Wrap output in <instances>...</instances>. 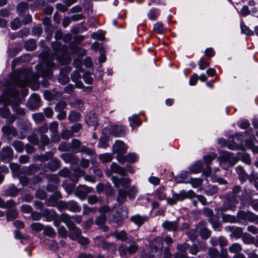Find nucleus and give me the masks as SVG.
<instances>
[{
  "label": "nucleus",
  "instance_id": "obj_60",
  "mask_svg": "<svg viewBox=\"0 0 258 258\" xmlns=\"http://www.w3.org/2000/svg\"><path fill=\"white\" fill-rule=\"evenodd\" d=\"M216 157V154L214 153H211L210 154L204 157V161L205 163L209 166L212 161Z\"/></svg>",
  "mask_w": 258,
  "mask_h": 258
},
{
  "label": "nucleus",
  "instance_id": "obj_3",
  "mask_svg": "<svg viewBox=\"0 0 258 258\" xmlns=\"http://www.w3.org/2000/svg\"><path fill=\"white\" fill-rule=\"evenodd\" d=\"M220 165L223 168L226 169L229 165H234L238 161L237 156L227 151L222 152L218 158Z\"/></svg>",
  "mask_w": 258,
  "mask_h": 258
},
{
  "label": "nucleus",
  "instance_id": "obj_39",
  "mask_svg": "<svg viewBox=\"0 0 258 258\" xmlns=\"http://www.w3.org/2000/svg\"><path fill=\"white\" fill-rule=\"evenodd\" d=\"M159 14L160 13L158 9H152L148 12L147 16L149 20H155Z\"/></svg>",
  "mask_w": 258,
  "mask_h": 258
},
{
  "label": "nucleus",
  "instance_id": "obj_9",
  "mask_svg": "<svg viewBox=\"0 0 258 258\" xmlns=\"http://www.w3.org/2000/svg\"><path fill=\"white\" fill-rule=\"evenodd\" d=\"M111 180L115 186L118 188L120 186H121L126 189L131 184V180L128 178L122 177L119 178L117 176H113L111 177Z\"/></svg>",
  "mask_w": 258,
  "mask_h": 258
},
{
  "label": "nucleus",
  "instance_id": "obj_54",
  "mask_svg": "<svg viewBox=\"0 0 258 258\" xmlns=\"http://www.w3.org/2000/svg\"><path fill=\"white\" fill-rule=\"evenodd\" d=\"M248 215H247V220L250 222H254L255 223H258V216L250 212V211H248Z\"/></svg>",
  "mask_w": 258,
  "mask_h": 258
},
{
  "label": "nucleus",
  "instance_id": "obj_63",
  "mask_svg": "<svg viewBox=\"0 0 258 258\" xmlns=\"http://www.w3.org/2000/svg\"><path fill=\"white\" fill-rule=\"evenodd\" d=\"M2 131L4 133L10 135L11 134L15 135L16 133V130L13 127L9 126H5L2 128Z\"/></svg>",
  "mask_w": 258,
  "mask_h": 258
},
{
  "label": "nucleus",
  "instance_id": "obj_38",
  "mask_svg": "<svg viewBox=\"0 0 258 258\" xmlns=\"http://www.w3.org/2000/svg\"><path fill=\"white\" fill-rule=\"evenodd\" d=\"M15 204V202L12 200L5 202L3 200L0 198V208L9 209L13 207Z\"/></svg>",
  "mask_w": 258,
  "mask_h": 258
},
{
  "label": "nucleus",
  "instance_id": "obj_47",
  "mask_svg": "<svg viewBox=\"0 0 258 258\" xmlns=\"http://www.w3.org/2000/svg\"><path fill=\"white\" fill-rule=\"evenodd\" d=\"M203 180L201 178H191L189 181L185 182V183H189L191 186L194 187H198L202 183Z\"/></svg>",
  "mask_w": 258,
  "mask_h": 258
},
{
  "label": "nucleus",
  "instance_id": "obj_51",
  "mask_svg": "<svg viewBox=\"0 0 258 258\" xmlns=\"http://www.w3.org/2000/svg\"><path fill=\"white\" fill-rule=\"evenodd\" d=\"M248 211H240L237 214V219L238 220L239 222L241 221L247 220V215H248Z\"/></svg>",
  "mask_w": 258,
  "mask_h": 258
},
{
  "label": "nucleus",
  "instance_id": "obj_44",
  "mask_svg": "<svg viewBox=\"0 0 258 258\" xmlns=\"http://www.w3.org/2000/svg\"><path fill=\"white\" fill-rule=\"evenodd\" d=\"M241 250V245L237 243H234L229 247V250L231 253H238Z\"/></svg>",
  "mask_w": 258,
  "mask_h": 258
},
{
  "label": "nucleus",
  "instance_id": "obj_48",
  "mask_svg": "<svg viewBox=\"0 0 258 258\" xmlns=\"http://www.w3.org/2000/svg\"><path fill=\"white\" fill-rule=\"evenodd\" d=\"M49 142V139L45 135H41V145L39 146V148L41 150H44V146L48 144Z\"/></svg>",
  "mask_w": 258,
  "mask_h": 258
},
{
  "label": "nucleus",
  "instance_id": "obj_19",
  "mask_svg": "<svg viewBox=\"0 0 258 258\" xmlns=\"http://www.w3.org/2000/svg\"><path fill=\"white\" fill-rule=\"evenodd\" d=\"M148 219L147 216H141L140 214H136L130 218V220L138 226L142 225Z\"/></svg>",
  "mask_w": 258,
  "mask_h": 258
},
{
  "label": "nucleus",
  "instance_id": "obj_16",
  "mask_svg": "<svg viewBox=\"0 0 258 258\" xmlns=\"http://www.w3.org/2000/svg\"><path fill=\"white\" fill-rule=\"evenodd\" d=\"M42 217H45L47 221L56 220L57 215L55 211L52 209H44L42 211Z\"/></svg>",
  "mask_w": 258,
  "mask_h": 258
},
{
  "label": "nucleus",
  "instance_id": "obj_62",
  "mask_svg": "<svg viewBox=\"0 0 258 258\" xmlns=\"http://www.w3.org/2000/svg\"><path fill=\"white\" fill-rule=\"evenodd\" d=\"M43 233L49 237H53L55 235V232L54 229L50 227H46L43 230Z\"/></svg>",
  "mask_w": 258,
  "mask_h": 258
},
{
  "label": "nucleus",
  "instance_id": "obj_14",
  "mask_svg": "<svg viewBox=\"0 0 258 258\" xmlns=\"http://www.w3.org/2000/svg\"><path fill=\"white\" fill-rule=\"evenodd\" d=\"M127 149V147L121 141H117L113 147V152L119 155L124 154L126 151Z\"/></svg>",
  "mask_w": 258,
  "mask_h": 258
},
{
  "label": "nucleus",
  "instance_id": "obj_11",
  "mask_svg": "<svg viewBox=\"0 0 258 258\" xmlns=\"http://www.w3.org/2000/svg\"><path fill=\"white\" fill-rule=\"evenodd\" d=\"M52 46L53 49L56 52L57 54L56 59L58 61L60 62L62 64H67L70 62L71 60L69 58H64V56H58V53L60 52V43L59 42H55L52 43Z\"/></svg>",
  "mask_w": 258,
  "mask_h": 258
},
{
  "label": "nucleus",
  "instance_id": "obj_35",
  "mask_svg": "<svg viewBox=\"0 0 258 258\" xmlns=\"http://www.w3.org/2000/svg\"><path fill=\"white\" fill-rule=\"evenodd\" d=\"M81 235V230L80 228L77 227L76 228L70 230V232L69 234V237L75 240L80 237Z\"/></svg>",
  "mask_w": 258,
  "mask_h": 258
},
{
  "label": "nucleus",
  "instance_id": "obj_29",
  "mask_svg": "<svg viewBox=\"0 0 258 258\" xmlns=\"http://www.w3.org/2000/svg\"><path fill=\"white\" fill-rule=\"evenodd\" d=\"M237 158L238 160L240 159L242 162L249 164L251 162V159L249 155L245 152L238 153L237 154Z\"/></svg>",
  "mask_w": 258,
  "mask_h": 258
},
{
  "label": "nucleus",
  "instance_id": "obj_2",
  "mask_svg": "<svg viewBox=\"0 0 258 258\" xmlns=\"http://www.w3.org/2000/svg\"><path fill=\"white\" fill-rule=\"evenodd\" d=\"M138 190L136 186H133L128 190L118 188L116 201L119 204H122L126 201V197L130 199H134L137 196Z\"/></svg>",
  "mask_w": 258,
  "mask_h": 258
},
{
  "label": "nucleus",
  "instance_id": "obj_61",
  "mask_svg": "<svg viewBox=\"0 0 258 258\" xmlns=\"http://www.w3.org/2000/svg\"><path fill=\"white\" fill-rule=\"evenodd\" d=\"M173 196L176 202L182 201L185 199L184 191L183 190L180 191L179 193H173Z\"/></svg>",
  "mask_w": 258,
  "mask_h": 258
},
{
  "label": "nucleus",
  "instance_id": "obj_37",
  "mask_svg": "<svg viewBox=\"0 0 258 258\" xmlns=\"http://www.w3.org/2000/svg\"><path fill=\"white\" fill-rule=\"evenodd\" d=\"M130 125L132 127L139 126L141 124L142 121L137 115H133L129 118Z\"/></svg>",
  "mask_w": 258,
  "mask_h": 258
},
{
  "label": "nucleus",
  "instance_id": "obj_57",
  "mask_svg": "<svg viewBox=\"0 0 258 258\" xmlns=\"http://www.w3.org/2000/svg\"><path fill=\"white\" fill-rule=\"evenodd\" d=\"M242 240L246 244L253 243L254 238L248 234H245L242 237Z\"/></svg>",
  "mask_w": 258,
  "mask_h": 258
},
{
  "label": "nucleus",
  "instance_id": "obj_12",
  "mask_svg": "<svg viewBox=\"0 0 258 258\" xmlns=\"http://www.w3.org/2000/svg\"><path fill=\"white\" fill-rule=\"evenodd\" d=\"M40 98L37 94H33L27 102L28 106L31 109H35L40 106Z\"/></svg>",
  "mask_w": 258,
  "mask_h": 258
},
{
  "label": "nucleus",
  "instance_id": "obj_53",
  "mask_svg": "<svg viewBox=\"0 0 258 258\" xmlns=\"http://www.w3.org/2000/svg\"><path fill=\"white\" fill-rule=\"evenodd\" d=\"M18 216L17 212L14 209L9 210L7 214V218L8 220H13L16 218Z\"/></svg>",
  "mask_w": 258,
  "mask_h": 258
},
{
  "label": "nucleus",
  "instance_id": "obj_10",
  "mask_svg": "<svg viewBox=\"0 0 258 258\" xmlns=\"http://www.w3.org/2000/svg\"><path fill=\"white\" fill-rule=\"evenodd\" d=\"M110 170H107L105 172L106 174L108 176H110L111 173H116L119 175L124 176L126 175V170L123 167L119 166L116 163H112L110 165Z\"/></svg>",
  "mask_w": 258,
  "mask_h": 258
},
{
  "label": "nucleus",
  "instance_id": "obj_18",
  "mask_svg": "<svg viewBox=\"0 0 258 258\" xmlns=\"http://www.w3.org/2000/svg\"><path fill=\"white\" fill-rule=\"evenodd\" d=\"M86 123L90 126H94V130H96L98 124L97 117L93 111L88 113L85 118Z\"/></svg>",
  "mask_w": 258,
  "mask_h": 258
},
{
  "label": "nucleus",
  "instance_id": "obj_13",
  "mask_svg": "<svg viewBox=\"0 0 258 258\" xmlns=\"http://www.w3.org/2000/svg\"><path fill=\"white\" fill-rule=\"evenodd\" d=\"M70 71L71 68L70 67H66L60 71V74L58 78V82L60 84L65 85L69 82L70 78L68 74Z\"/></svg>",
  "mask_w": 258,
  "mask_h": 258
},
{
  "label": "nucleus",
  "instance_id": "obj_26",
  "mask_svg": "<svg viewBox=\"0 0 258 258\" xmlns=\"http://www.w3.org/2000/svg\"><path fill=\"white\" fill-rule=\"evenodd\" d=\"M1 155L2 158L10 159L13 157V149L9 147H6L2 149L1 151Z\"/></svg>",
  "mask_w": 258,
  "mask_h": 258
},
{
  "label": "nucleus",
  "instance_id": "obj_42",
  "mask_svg": "<svg viewBox=\"0 0 258 258\" xmlns=\"http://www.w3.org/2000/svg\"><path fill=\"white\" fill-rule=\"evenodd\" d=\"M117 239L120 240L121 241H125L127 238L126 233L122 230L119 232H115L113 235Z\"/></svg>",
  "mask_w": 258,
  "mask_h": 258
},
{
  "label": "nucleus",
  "instance_id": "obj_46",
  "mask_svg": "<svg viewBox=\"0 0 258 258\" xmlns=\"http://www.w3.org/2000/svg\"><path fill=\"white\" fill-rule=\"evenodd\" d=\"M60 157L66 163L73 162L75 158L73 155L69 153H63L61 155Z\"/></svg>",
  "mask_w": 258,
  "mask_h": 258
},
{
  "label": "nucleus",
  "instance_id": "obj_4",
  "mask_svg": "<svg viewBox=\"0 0 258 258\" xmlns=\"http://www.w3.org/2000/svg\"><path fill=\"white\" fill-rule=\"evenodd\" d=\"M71 149L74 153L83 152L90 156L93 155L94 154V151L91 149L82 145L81 141L76 139L72 140Z\"/></svg>",
  "mask_w": 258,
  "mask_h": 258
},
{
  "label": "nucleus",
  "instance_id": "obj_24",
  "mask_svg": "<svg viewBox=\"0 0 258 258\" xmlns=\"http://www.w3.org/2000/svg\"><path fill=\"white\" fill-rule=\"evenodd\" d=\"M125 132V127L123 126L114 125L112 127L111 134L116 137L124 136Z\"/></svg>",
  "mask_w": 258,
  "mask_h": 258
},
{
  "label": "nucleus",
  "instance_id": "obj_27",
  "mask_svg": "<svg viewBox=\"0 0 258 258\" xmlns=\"http://www.w3.org/2000/svg\"><path fill=\"white\" fill-rule=\"evenodd\" d=\"M67 209L73 212H79L81 210V207L78 204L77 202L70 201L68 202Z\"/></svg>",
  "mask_w": 258,
  "mask_h": 258
},
{
  "label": "nucleus",
  "instance_id": "obj_31",
  "mask_svg": "<svg viewBox=\"0 0 258 258\" xmlns=\"http://www.w3.org/2000/svg\"><path fill=\"white\" fill-rule=\"evenodd\" d=\"M29 5L26 2H21L17 5V10L20 16H23L25 12L28 9Z\"/></svg>",
  "mask_w": 258,
  "mask_h": 258
},
{
  "label": "nucleus",
  "instance_id": "obj_5",
  "mask_svg": "<svg viewBox=\"0 0 258 258\" xmlns=\"http://www.w3.org/2000/svg\"><path fill=\"white\" fill-rule=\"evenodd\" d=\"M122 211L123 213L121 215H111L108 218L109 222L115 224V226L116 227H120L122 224L123 220L128 217L127 209L123 208Z\"/></svg>",
  "mask_w": 258,
  "mask_h": 258
},
{
  "label": "nucleus",
  "instance_id": "obj_34",
  "mask_svg": "<svg viewBox=\"0 0 258 258\" xmlns=\"http://www.w3.org/2000/svg\"><path fill=\"white\" fill-rule=\"evenodd\" d=\"M188 174L189 173L188 172L182 171L175 176V179L178 183L185 182L186 181H184V180L187 178Z\"/></svg>",
  "mask_w": 258,
  "mask_h": 258
},
{
  "label": "nucleus",
  "instance_id": "obj_30",
  "mask_svg": "<svg viewBox=\"0 0 258 258\" xmlns=\"http://www.w3.org/2000/svg\"><path fill=\"white\" fill-rule=\"evenodd\" d=\"M202 168V162L198 161L189 167V170L192 173H197L201 172Z\"/></svg>",
  "mask_w": 258,
  "mask_h": 258
},
{
  "label": "nucleus",
  "instance_id": "obj_25",
  "mask_svg": "<svg viewBox=\"0 0 258 258\" xmlns=\"http://www.w3.org/2000/svg\"><path fill=\"white\" fill-rule=\"evenodd\" d=\"M148 248L153 258H158L161 255V249L160 247L155 246L154 242L150 245V247H148Z\"/></svg>",
  "mask_w": 258,
  "mask_h": 258
},
{
  "label": "nucleus",
  "instance_id": "obj_21",
  "mask_svg": "<svg viewBox=\"0 0 258 258\" xmlns=\"http://www.w3.org/2000/svg\"><path fill=\"white\" fill-rule=\"evenodd\" d=\"M162 226L164 229L170 231H176L178 228L177 221H170L167 220L162 223Z\"/></svg>",
  "mask_w": 258,
  "mask_h": 258
},
{
  "label": "nucleus",
  "instance_id": "obj_56",
  "mask_svg": "<svg viewBox=\"0 0 258 258\" xmlns=\"http://www.w3.org/2000/svg\"><path fill=\"white\" fill-rule=\"evenodd\" d=\"M233 137H230L228 142L227 144V147L230 150H235L238 148V144L233 142Z\"/></svg>",
  "mask_w": 258,
  "mask_h": 258
},
{
  "label": "nucleus",
  "instance_id": "obj_1",
  "mask_svg": "<svg viewBox=\"0 0 258 258\" xmlns=\"http://www.w3.org/2000/svg\"><path fill=\"white\" fill-rule=\"evenodd\" d=\"M8 94V99H9V104L12 105L13 110L18 114H24V110L18 106L21 102L19 91L14 88L9 90Z\"/></svg>",
  "mask_w": 258,
  "mask_h": 258
},
{
  "label": "nucleus",
  "instance_id": "obj_40",
  "mask_svg": "<svg viewBox=\"0 0 258 258\" xmlns=\"http://www.w3.org/2000/svg\"><path fill=\"white\" fill-rule=\"evenodd\" d=\"M100 161L103 163L109 162L112 160V155L110 153H104L99 155Z\"/></svg>",
  "mask_w": 258,
  "mask_h": 258
},
{
  "label": "nucleus",
  "instance_id": "obj_59",
  "mask_svg": "<svg viewBox=\"0 0 258 258\" xmlns=\"http://www.w3.org/2000/svg\"><path fill=\"white\" fill-rule=\"evenodd\" d=\"M106 221L105 215L102 214L96 218L95 223L96 225H102L104 224Z\"/></svg>",
  "mask_w": 258,
  "mask_h": 258
},
{
  "label": "nucleus",
  "instance_id": "obj_7",
  "mask_svg": "<svg viewBox=\"0 0 258 258\" xmlns=\"http://www.w3.org/2000/svg\"><path fill=\"white\" fill-rule=\"evenodd\" d=\"M94 191L93 188L85 185H79L75 190L76 196L81 200H84L88 194Z\"/></svg>",
  "mask_w": 258,
  "mask_h": 258
},
{
  "label": "nucleus",
  "instance_id": "obj_17",
  "mask_svg": "<svg viewBox=\"0 0 258 258\" xmlns=\"http://www.w3.org/2000/svg\"><path fill=\"white\" fill-rule=\"evenodd\" d=\"M241 190V187L239 185L235 186L232 190V193L228 195V198L233 201L234 204H237L240 200V197L238 195Z\"/></svg>",
  "mask_w": 258,
  "mask_h": 258
},
{
  "label": "nucleus",
  "instance_id": "obj_23",
  "mask_svg": "<svg viewBox=\"0 0 258 258\" xmlns=\"http://www.w3.org/2000/svg\"><path fill=\"white\" fill-rule=\"evenodd\" d=\"M189 244L184 243L182 244L177 245V249L180 251L179 253H176L175 258H186L184 252L189 248Z\"/></svg>",
  "mask_w": 258,
  "mask_h": 258
},
{
  "label": "nucleus",
  "instance_id": "obj_58",
  "mask_svg": "<svg viewBox=\"0 0 258 258\" xmlns=\"http://www.w3.org/2000/svg\"><path fill=\"white\" fill-rule=\"evenodd\" d=\"M13 146L18 152H21L24 150V145L20 141H16L14 142Z\"/></svg>",
  "mask_w": 258,
  "mask_h": 258
},
{
  "label": "nucleus",
  "instance_id": "obj_50",
  "mask_svg": "<svg viewBox=\"0 0 258 258\" xmlns=\"http://www.w3.org/2000/svg\"><path fill=\"white\" fill-rule=\"evenodd\" d=\"M155 194L161 200H164L166 196L165 192V188L163 187H160L157 189Z\"/></svg>",
  "mask_w": 258,
  "mask_h": 258
},
{
  "label": "nucleus",
  "instance_id": "obj_36",
  "mask_svg": "<svg viewBox=\"0 0 258 258\" xmlns=\"http://www.w3.org/2000/svg\"><path fill=\"white\" fill-rule=\"evenodd\" d=\"M19 190L14 186L9 187L5 191L6 196L16 197L18 194Z\"/></svg>",
  "mask_w": 258,
  "mask_h": 258
},
{
  "label": "nucleus",
  "instance_id": "obj_22",
  "mask_svg": "<svg viewBox=\"0 0 258 258\" xmlns=\"http://www.w3.org/2000/svg\"><path fill=\"white\" fill-rule=\"evenodd\" d=\"M46 204L48 206L56 207L60 211L65 209H67L68 208V202L64 201L56 202V201L51 202L50 200H47L46 201Z\"/></svg>",
  "mask_w": 258,
  "mask_h": 258
},
{
  "label": "nucleus",
  "instance_id": "obj_64",
  "mask_svg": "<svg viewBox=\"0 0 258 258\" xmlns=\"http://www.w3.org/2000/svg\"><path fill=\"white\" fill-rule=\"evenodd\" d=\"M21 25V21L19 18H15L12 22L11 27L13 30L17 29Z\"/></svg>",
  "mask_w": 258,
  "mask_h": 258
},
{
  "label": "nucleus",
  "instance_id": "obj_6",
  "mask_svg": "<svg viewBox=\"0 0 258 258\" xmlns=\"http://www.w3.org/2000/svg\"><path fill=\"white\" fill-rule=\"evenodd\" d=\"M54 66V63L51 59L46 58L44 60L42 64V69H44L42 71V76L44 78H50L52 75L51 69Z\"/></svg>",
  "mask_w": 258,
  "mask_h": 258
},
{
  "label": "nucleus",
  "instance_id": "obj_55",
  "mask_svg": "<svg viewBox=\"0 0 258 258\" xmlns=\"http://www.w3.org/2000/svg\"><path fill=\"white\" fill-rule=\"evenodd\" d=\"M240 28L243 33L248 36L253 35V31L250 30L243 22L240 24Z\"/></svg>",
  "mask_w": 258,
  "mask_h": 258
},
{
  "label": "nucleus",
  "instance_id": "obj_20",
  "mask_svg": "<svg viewBox=\"0 0 258 258\" xmlns=\"http://www.w3.org/2000/svg\"><path fill=\"white\" fill-rule=\"evenodd\" d=\"M233 201H231L228 198V199L224 201L223 205L217 208L218 211L223 212L227 210H235L236 206L233 204Z\"/></svg>",
  "mask_w": 258,
  "mask_h": 258
},
{
  "label": "nucleus",
  "instance_id": "obj_28",
  "mask_svg": "<svg viewBox=\"0 0 258 258\" xmlns=\"http://www.w3.org/2000/svg\"><path fill=\"white\" fill-rule=\"evenodd\" d=\"M226 228L229 231H232V235L236 238H239L243 235V230L240 227L234 228L233 226H228Z\"/></svg>",
  "mask_w": 258,
  "mask_h": 258
},
{
  "label": "nucleus",
  "instance_id": "obj_52",
  "mask_svg": "<svg viewBox=\"0 0 258 258\" xmlns=\"http://www.w3.org/2000/svg\"><path fill=\"white\" fill-rule=\"evenodd\" d=\"M53 156V153L51 152H47L45 154L39 156L38 159L41 162H44L50 159Z\"/></svg>",
  "mask_w": 258,
  "mask_h": 258
},
{
  "label": "nucleus",
  "instance_id": "obj_45",
  "mask_svg": "<svg viewBox=\"0 0 258 258\" xmlns=\"http://www.w3.org/2000/svg\"><path fill=\"white\" fill-rule=\"evenodd\" d=\"M36 46V43L33 39L28 40L27 42H26L25 44V47L26 49L30 51L34 50Z\"/></svg>",
  "mask_w": 258,
  "mask_h": 258
},
{
  "label": "nucleus",
  "instance_id": "obj_41",
  "mask_svg": "<svg viewBox=\"0 0 258 258\" xmlns=\"http://www.w3.org/2000/svg\"><path fill=\"white\" fill-rule=\"evenodd\" d=\"M236 171L239 175V178L240 180H245L247 178V175L244 170L243 167L238 166L236 168Z\"/></svg>",
  "mask_w": 258,
  "mask_h": 258
},
{
  "label": "nucleus",
  "instance_id": "obj_33",
  "mask_svg": "<svg viewBox=\"0 0 258 258\" xmlns=\"http://www.w3.org/2000/svg\"><path fill=\"white\" fill-rule=\"evenodd\" d=\"M222 219L224 222L229 223H239L238 220L237 219L235 216L228 214H223L222 216Z\"/></svg>",
  "mask_w": 258,
  "mask_h": 258
},
{
  "label": "nucleus",
  "instance_id": "obj_15",
  "mask_svg": "<svg viewBox=\"0 0 258 258\" xmlns=\"http://www.w3.org/2000/svg\"><path fill=\"white\" fill-rule=\"evenodd\" d=\"M197 229L199 231L201 237L203 239H207L211 235V231L205 226V222L202 221L197 225Z\"/></svg>",
  "mask_w": 258,
  "mask_h": 258
},
{
  "label": "nucleus",
  "instance_id": "obj_32",
  "mask_svg": "<svg viewBox=\"0 0 258 258\" xmlns=\"http://www.w3.org/2000/svg\"><path fill=\"white\" fill-rule=\"evenodd\" d=\"M60 166V161L57 159L52 160L48 164V167L52 171L56 170Z\"/></svg>",
  "mask_w": 258,
  "mask_h": 258
},
{
  "label": "nucleus",
  "instance_id": "obj_8",
  "mask_svg": "<svg viewBox=\"0 0 258 258\" xmlns=\"http://www.w3.org/2000/svg\"><path fill=\"white\" fill-rule=\"evenodd\" d=\"M138 249V245L134 242L130 246L122 244L119 248V252L121 256H125L127 253L130 254L135 253Z\"/></svg>",
  "mask_w": 258,
  "mask_h": 258
},
{
  "label": "nucleus",
  "instance_id": "obj_49",
  "mask_svg": "<svg viewBox=\"0 0 258 258\" xmlns=\"http://www.w3.org/2000/svg\"><path fill=\"white\" fill-rule=\"evenodd\" d=\"M154 31L158 34H161L164 31L163 25L162 22H158L154 25Z\"/></svg>",
  "mask_w": 258,
  "mask_h": 258
},
{
  "label": "nucleus",
  "instance_id": "obj_43",
  "mask_svg": "<svg viewBox=\"0 0 258 258\" xmlns=\"http://www.w3.org/2000/svg\"><path fill=\"white\" fill-rule=\"evenodd\" d=\"M81 117V115L78 112H76L74 111H71L69 114V120L73 122L75 121H78Z\"/></svg>",
  "mask_w": 258,
  "mask_h": 258
}]
</instances>
